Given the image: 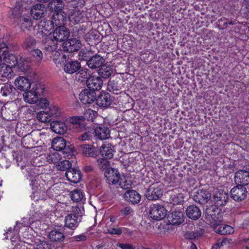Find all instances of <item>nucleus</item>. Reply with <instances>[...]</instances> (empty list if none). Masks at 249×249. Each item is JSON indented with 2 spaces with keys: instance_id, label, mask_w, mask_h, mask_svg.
I'll use <instances>...</instances> for the list:
<instances>
[{
  "instance_id": "f257e3e1",
  "label": "nucleus",
  "mask_w": 249,
  "mask_h": 249,
  "mask_svg": "<svg viewBox=\"0 0 249 249\" xmlns=\"http://www.w3.org/2000/svg\"><path fill=\"white\" fill-rule=\"evenodd\" d=\"M71 6L74 8L69 14V18L71 22L74 24L83 22L85 20L86 8L84 7V1L82 0H74Z\"/></svg>"
},
{
  "instance_id": "f03ea898",
  "label": "nucleus",
  "mask_w": 249,
  "mask_h": 249,
  "mask_svg": "<svg viewBox=\"0 0 249 249\" xmlns=\"http://www.w3.org/2000/svg\"><path fill=\"white\" fill-rule=\"evenodd\" d=\"M44 90V86L40 84H35L31 90L24 92L23 94L24 101L31 104L36 103L39 96L43 94Z\"/></svg>"
},
{
  "instance_id": "7ed1b4c3",
  "label": "nucleus",
  "mask_w": 249,
  "mask_h": 249,
  "mask_svg": "<svg viewBox=\"0 0 249 249\" xmlns=\"http://www.w3.org/2000/svg\"><path fill=\"white\" fill-rule=\"evenodd\" d=\"M79 209L77 206L72 207V213L68 214L65 219V226L71 230L75 229L81 220Z\"/></svg>"
},
{
  "instance_id": "20e7f679",
  "label": "nucleus",
  "mask_w": 249,
  "mask_h": 249,
  "mask_svg": "<svg viewBox=\"0 0 249 249\" xmlns=\"http://www.w3.org/2000/svg\"><path fill=\"white\" fill-rule=\"evenodd\" d=\"M205 214L207 221L212 225H214L222 221V213L216 205L211 206L205 210Z\"/></svg>"
},
{
  "instance_id": "39448f33",
  "label": "nucleus",
  "mask_w": 249,
  "mask_h": 249,
  "mask_svg": "<svg viewBox=\"0 0 249 249\" xmlns=\"http://www.w3.org/2000/svg\"><path fill=\"white\" fill-rule=\"evenodd\" d=\"M29 7L26 3L22 1L16 2L13 9H11L8 12V16L11 18H19L20 16L26 15L29 13Z\"/></svg>"
},
{
  "instance_id": "423d86ee",
  "label": "nucleus",
  "mask_w": 249,
  "mask_h": 249,
  "mask_svg": "<svg viewBox=\"0 0 249 249\" xmlns=\"http://www.w3.org/2000/svg\"><path fill=\"white\" fill-rule=\"evenodd\" d=\"M162 186L158 183H155L150 186L146 192V196L149 200H157L162 195Z\"/></svg>"
},
{
  "instance_id": "0eeeda50",
  "label": "nucleus",
  "mask_w": 249,
  "mask_h": 249,
  "mask_svg": "<svg viewBox=\"0 0 249 249\" xmlns=\"http://www.w3.org/2000/svg\"><path fill=\"white\" fill-rule=\"evenodd\" d=\"M83 119L82 116H72L68 118L66 124L68 129L76 132L81 131L84 127Z\"/></svg>"
},
{
  "instance_id": "6e6552de",
  "label": "nucleus",
  "mask_w": 249,
  "mask_h": 249,
  "mask_svg": "<svg viewBox=\"0 0 249 249\" xmlns=\"http://www.w3.org/2000/svg\"><path fill=\"white\" fill-rule=\"evenodd\" d=\"M0 54L2 56V62L9 64H13L15 67L14 63L17 62L18 58L15 55L9 53L7 45L4 42L0 45Z\"/></svg>"
},
{
  "instance_id": "1a4fd4ad",
  "label": "nucleus",
  "mask_w": 249,
  "mask_h": 249,
  "mask_svg": "<svg viewBox=\"0 0 249 249\" xmlns=\"http://www.w3.org/2000/svg\"><path fill=\"white\" fill-rule=\"evenodd\" d=\"M149 214L152 219L160 220L166 215L167 211L162 206L155 204L151 207Z\"/></svg>"
},
{
  "instance_id": "9d476101",
  "label": "nucleus",
  "mask_w": 249,
  "mask_h": 249,
  "mask_svg": "<svg viewBox=\"0 0 249 249\" xmlns=\"http://www.w3.org/2000/svg\"><path fill=\"white\" fill-rule=\"evenodd\" d=\"M53 28L50 20L44 19L40 21L38 24L37 34L42 37L48 36L51 34Z\"/></svg>"
},
{
  "instance_id": "9b49d317",
  "label": "nucleus",
  "mask_w": 249,
  "mask_h": 249,
  "mask_svg": "<svg viewBox=\"0 0 249 249\" xmlns=\"http://www.w3.org/2000/svg\"><path fill=\"white\" fill-rule=\"evenodd\" d=\"M70 35L69 29L63 25L57 27L53 33V38L56 41L60 42L67 40Z\"/></svg>"
},
{
  "instance_id": "f8f14e48",
  "label": "nucleus",
  "mask_w": 249,
  "mask_h": 249,
  "mask_svg": "<svg viewBox=\"0 0 249 249\" xmlns=\"http://www.w3.org/2000/svg\"><path fill=\"white\" fill-rule=\"evenodd\" d=\"M105 176L108 183L112 185L118 183L121 177L118 169L113 168L107 169L105 173Z\"/></svg>"
},
{
  "instance_id": "ddd939ff",
  "label": "nucleus",
  "mask_w": 249,
  "mask_h": 249,
  "mask_svg": "<svg viewBox=\"0 0 249 249\" xmlns=\"http://www.w3.org/2000/svg\"><path fill=\"white\" fill-rule=\"evenodd\" d=\"M246 188L243 186H237L233 187L230 192L231 196L235 201H242L247 196Z\"/></svg>"
},
{
  "instance_id": "4468645a",
  "label": "nucleus",
  "mask_w": 249,
  "mask_h": 249,
  "mask_svg": "<svg viewBox=\"0 0 249 249\" xmlns=\"http://www.w3.org/2000/svg\"><path fill=\"white\" fill-rule=\"evenodd\" d=\"M229 197L228 194L223 190L215 191L213 196L212 201H213L216 206L224 205Z\"/></svg>"
},
{
  "instance_id": "2eb2a0df",
  "label": "nucleus",
  "mask_w": 249,
  "mask_h": 249,
  "mask_svg": "<svg viewBox=\"0 0 249 249\" xmlns=\"http://www.w3.org/2000/svg\"><path fill=\"white\" fill-rule=\"evenodd\" d=\"M87 87L91 90H100L102 86L103 81L99 76L92 75L89 76L86 80Z\"/></svg>"
},
{
  "instance_id": "dca6fc26",
  "label": "nucleus",
  "mask_w": 249,
  "mask_h": 249,
  "mask_svg": "<svg viewBox=\"0 0 249 249\" xmlns=\"http://www.w3.org/2000/svg\"><path fill=\"white\" fill-rule=\"evenodd\" d=\"M236 183L245 186L249 183V172L239 170L236 172L234 176Z\"/></svg>"
},
{
  "instance_id": "f3484780",
  "label": "nucleus",
  "mask_w": 249,
  "mask_h": 249,
  "mask_svg": "<svg viewBox=\"0 0 249 249\" xmlns=\"http://www.w3.org/2000/svg\"><path fill=\"white\" fill-rule=\"evenodd\" d=\"M29 10L33 18L38 20L43 17L46 8L44 4L37 3L34 5Z\"/></svg>"
},
{
  "instance_id": "a211bd4d",
  "label": "nucleus",
  "mask_w": 249,
  "mask_h": 249,
  "mask_svg": "<svg viewBox=\"0 0 249 249\" xmlns=\"http://www.w3.org/2000/svg\"><path fill=\"white\" fill-rule=\"evenodd\" d=\"M52 148L54 151H63V153L67 152L66 141L62 137H58L54 138L52 142Z\"/></svg>"
},
{
  "instance_id": "6ab92c4d",
  "label": "nucleus",
  "mask_w": 249,
  "mask_h": 249,
  "mask_svg": "<svg viewBox=\"0 0 249 249\" xmlns=\"http://www.w3.org/2000/svg\"><path fill=\"white\" fill-rule=\"evenodd\" d=\"M78 150L86 157H96L98 155V149L91 145H80Z\"/></svg>"
},
{
  "instance_id": "aec40b11",
  "label": "nucleus",
  "mask_w": 249,
  "mask_h": 249,
  "mask_svg": "<svg viewBox=\"0 0 249 249\" xmlns=\"http://www.w3.org/2000/svg\"><path fill=\"white\" fill-rule=\"evenodd\" d=\"M194 200L200 204H205L211 199V194L205 190H198L194 196Z\"/></svg>"
},
{
  "instance_id": "412c9836",
  "label": "nucleus",
  "mask_w": 249,
  "mask_h": 249,
  "mask_svg": "<svg viewBox=\"0 0 249 249\" xmlns=\"http://www.w3.org/2000/svg\"><path fill=\"white\" fill-rule=\"evenodd\" d=\"M95 93L93 91L86 89L82 91L79 94V99L81 102L85 105L90 104L95 100Z\"/></svg>"
},
{
  "instance_id": "4be33fe9",
  "label": "nucleus",
  "mask_w": 249,
  "mask_h": 249,
  "mask_svg": "<svg viewBox=\"0 0 249 249\" xmlns=\"http://www.w3.org/2000/svg\"><path fill=\"white\" fill-rule=\"evenodd\" d=\"M184 214L179 210L173 211L168 216V221L172 225H179L184 221Z\"/></svg>"
},
{
  "instance_id": "5701e85b",
  "label": "nucleus",
  "mask_w": 249,
  "mask_h": 249,
  "mask_svg": "<svg viewBox=\"0 0 249 249\" xmlns=\"http://www.w3.org/2000/svg\"><path fill=\"white\" fill-rule=\"evenodd\" d=\"M13 74L14 72L11 66L4 63L0 64V79L1 80L5 81L12 78Z\"/></svg>"
},
{
  "instance_id": "b1692460",
  "label": "nucleus",
  "mask_w": 249,
  "mask_h": 249,
  "mask_svg": "<svg viewBox=\"0 0 249 249\" xmlns=\"http://www.w3.org/2000/svg\"><path fill=\"white\" fill-rule=\"evenodd\" d=\"M124 198L125 201L135 204L140 201L141 196L137 191L129 190L126 191L124 194Z\"/></svg>"
},
{
  "instance_id": "393cba45",
  "label": "nucleus",
  "mask_w": 249,
  "mask_h": 249,
  "mask_svg": "<svg viewBox=\"0 0 249 249\" xmlns=\"http://www.w3.org/2000/svg\"><path fill=\"white\" fill-rule=\"evenodd\" d=\"M42 158L49 163L56 165L62 160V156L58 152L53 150L45 153Z\"/></svg>"
},
{
  "instance_id": "a878e982",
  "label": "nucleus",
  "mask_w": 249,
  "mask_h": 249,
  "mask_svg": "<svg viewBox=\"0 0 249 249\" xmlns=\"http://www.w3.org/2000/svg\"><path fill=\"white\" fill-rule=\"evenodd\" d=\"M52 130L56 133L63 134L65 133L68 129L66 122L59 121H54L51 123Z\"/></svg>"
},
{
  "instance_id": "bb28decb",
  "label": "nucleus",
  "mask_w": 249,
  "mask_h": 249,
  "mask_svg": "<svg viewBox=\"0 0 249 249\" xmlns=\"http://www.w3.org/2000/svg\"><path fill=\"white\" fill-rule=\"evenodd\" d=\"M15 85L16 88L22 91L28 90L31 87L30 81L24 76H18L15 80Z\"/></svg>"
},
{
  "instance_id": "cd10ccee",
  "label": "nucleus",
  "mask_w": 249,
  "mask_h": 249,
  "mask_svg": "<svg viewBox=\"0 0 249 249\" xmlns=\"http://www.w3.org/2000/svg\"><path fill=\"white\" fill-rule=\"evenodd\" d=\"M65 176L69 181L74 183L78 182L81 178L80 170L71 168L66 171Z\"/></svg>"
},
{
  "instance_id": "c85d7f7f",
  "label": "nucleus",
  "mask_w": 249,
  "mask_h": 249,
  "mask_svg": "<svg viewBox=\"0 0 249 249\" xmlns=\"http://www.w3.org/2000/svg\"><path fill=\"white\" fill-rule=\"evenodd\" d=\"M112 101V97L108 93H104L99 95L96 100V104L101 107H108L111 105Z\"/></svg>"
},
{
  "instance_id": "c756f323",
  "label": "nucleus",
  "mask_w": 249,
  "mask_h": 249,
  "mask_svg": "<svg viewBox=\"0 0 249 249\" xmlns=\"http://www.w3.org/2000/svg\"><path fill=\"white\" fill-rule=\"evenodd\" d=\"M65 49L70 52L77 51L81 48V43L76 38H71L64 43Z\"/></svg>"
},
{
  "instance_id": "7c9ffc66",
  "label": "nucleus",
  "mask_w": 249,
  "mask_h": 249,
  "mask_svg": "<svg viewBox=\"0 0 249 249\" xmlns=\"http://www.w3.org/2000/svg\"><path fill=\"white\" fill-rule=\"evenodd\" d=\"M18 71L26 72L30 68V59L26 57H22L18 58L16 66Z\"/></svg>"
},
{
  "instance_id": "2f4dec72",
  "label": "nucleus",
  "mask_w": 249,
  "mask_h": 249,
  "mask_svg": "<svg viewBox=\"0 0 249 249\" xmlns=\"http://www.w3.org/2000/svg\"><path fill=\"white\" fill-rule=\"evenodd\" d=\"M21 244L25 247L26 249H46V247L47 246L45 242L38 240L36 241H32L31 243L23 241L21 242Z\"/></svg>"
},
{
  "instance_id": "473e14b6",
  "label": "nucleus",
  "mask_w": 249,
  "mask_h": 249,
  "mask_svg": "<svg viewBox=\"0 0 249 249\" xmlns=\"http://www.w3.org/2000/svg\"><path fill=\"white\" fill-rule=\"evenodd\" d=\"M220 223H217L214 225H213L214 231L222 235L231 234L234 232L233 228L227 225L220 224Z\"/></svg>"
},
{
  "instance_id": "72a5a7b5",
  "label": "nucleus",
  "mask_w": 249,
  "mask_h": 249,
  "mask_svg": "<svg viewBox=\"0 0 249 249\" xmlns=\"http://www.w3.org/2000/svg\"><path fill=\"white\" fill-rule=\"evenodd\" d=\"M187 216L190 219L197 220L200 217L201 212L198 207L195 205H190L186 210Z\"/></svg>"
},
{
  "instance_id": "f704fd0d",
  "label": "nucleus",
  "mask_w": 249,
  "mask_h": 249,
  "mask_svg": "<svg viewBox=\"0 0 249 249\" xmlns=\"http://www.w3.org/2000/svg\"><path fill=\"white\" fill-rule=\"evenodd\" d=\"M64 12H54L53 15L52 20H50L53 26H62L65 24V16Z\"/></svg>"
},
{
  "instance_id": "c9c22d12",
  "label": "nucleus",
  "mask_w": 249,
  "mask_h": 249,
  "mask_svg": "<svg viewBox=\"0 0 249 249\" xmlns=\"http://www.w3.org/2000/svg\"><path fill=\"white\" fill-rule=\"evenodd\" d=\"M80 67V63L77 61H69L64 64V71L67 73L72 74L77 72Z\"/></svg>"
},
{
  "instance_id": "e433bc0d",
  "label": "nucleus",
  "mask_w": 249,
  "mask_h": 249,
  "mask_svg": "<svg viewBox=\"0 0 249 249\" xmlns=\"http://www.w3.org/2000/svg\"><path fill=\"white\" fill-rule=\"evenodd\" d=\"M104 59L99 55H95L90 58L87 62L89 68L94 69L101 67L104 63Z\"/></svg>"
},
{
  "instance_id": "4c0bfd02",
  "label": "nucleus",
  "mask_w": 249,
  "mask_h": 249,
  "mask_svg": "<svg viewBox=\"0 0 249 249\" xmlns=\"http://www.w3.org/2000/svg\"><path fill=\"white\" fill-rule=\"evenodd\" d=\"M101 155L107 159H111L114 155L113 147L109 143L104 144L100 148Z\"/></svg>"
},
{
  "instance_id": "58836bf2",
  "label": "nucleus",
  "mask_w": 249,
  "mask_h": 249,
  "mask_svg": "<svg viewBox=\"0 0 249 249\" xmlns=\"http://www.w3.org/2000/svg\"><path fill=\"white\" fill-rule=\"evenodd\" d=\"M178 189H176L170 194L169 202L173 205L180 204L184 201V195L181 193H178Z\"/></svg>"
},
{
  "instance_id": "ea45409f",
  "label": "nucleus",
  "mask_w": 249,
  "mask_h": 249,
  "mask_svg": "<svg viewBox=\"0 0 249 249\" xmlns=\"http://www.w3.org/2000/svg\"><path fill=\"white\" fill-rule=\"evenodd\" d=\"M19 19V24L20 28L22 30H29L31 27L33 26L32 20L30 17L26 15L20 16Z\"/></svg>"
},
{
  "instance_id": "a19ab883",
  "label": "nucleus",
  "mask_w": 249,
  "mask_h": 249,
  "mask_svg": "<svg viewBox=\"0 0 249 249\" xmlns=\"http://www.w3.org/2000/svg\"><path fill=\"white\" fill-rule=\"evenodd\" d=\"M95 135L100 140H106L110 136L108 128L105 126H98L95 129Z\"/></svg>"
},
{
  "instance_id": "79ce46f5",
  "label": "nucleus",
  "mask_w": 249,
  "mask_h": 249,
  "mask_svg": "<svg viewBox=\"0 0 249 249\" xmlns=\"http://www.w3.org/2000/svg\"><path fill=\"white\" fill-rule=\"evenodd\" d=\"M113 70L110 65L106 64L99 69L98 74L103 78H107L112 74Z\"/></svg>"
},
{
  "instance_id": "37998d69",
  "label": "nucleus",
  "mask_w": 249,
  "mask_h": 249,
  "mask_svg": "<svg viewBox=\"0 0 249 249\" xmlns=\"http://www.w3.org/2000/svg\"><path fill=\"white\" fill-rule=\"evenodd\" d=\"M63 3L61 0H53L49 3L50 9L54 12H63Z\"/></svg>"
},
{
  "instance_id": "c03bdc74",
  "label": "nucleus",
  "mask_w": 249,
  "mask_h": 249,
  "mask_svg": "<svg viewBox=\"0 0 249 249\" xmlns=\"http://www.w3.org/2000/svg\"><path fill=\"white\" fill-rule=\"evenodd\" d=\"M71 199L75 202L82 201L84 199L83 192L80 189H76L71 192Z\"/></svg>"
},
{
  "instance_id": "a18cd8bd",
  "label": "nucleus",
  "mask_w": 249,
  "mask_h": 249,
  "mask_svg": "<svg viewBox=\"0 0 249 249\" xmlns=\"http://www.w3.org/2000/svg\"><path fill=\"white\" fill-rule=\"evenodd\" d=\"M48 237L52 241H60L64 239L63 234L57 230L51 231L48 234Z\"/></svg>"
},
{
  "instance_id": "49530a36",
  "label": "nucleus",
  "mask_w": 249,
  "mask_h": 249,
  "mask_svg": "<svg viewBox=\"0 0 249 249\" xmlns=\"http://www.w3.org/2000/svg\"><path fill=\"white\" fill-rule=\"evenodd\" d=\"M31 53L33 56V62L37 65H39L43 58L42 52L38 49H36L32 51Z\"/></svg>"
},
{
  "instance_id": "de8ad7c7",
  "label": "nucleus",
  "mask_w": 249,
  "mask_h": 249,
  "mask_svg": "<svg viewBox=\"0 0 249 249\" xmlns=\"http://www.w3.org/2000/svg\"><path fill=\"white\" fill-rule=\"evenodd\" d=\"M71 166V162L68 160H63L62 161H59L56 164V168L60 171H65L71 168L70 167Z\"/></svg>"
},
{
  "instance_id": "09e8293b",
  "label": "nucleus",
  "mask_w": 249,
  "mask_h": 249,
  "mask_svg": "<svg viewBox=\"0 0 249 249\" xmlns=\"http://www.w3.org/2000/svg\"><path fill=\"white\" fill-rule=\"evenodd\" d=\"M15 88L13 86L10 84H6L2 86L0 89V93L2 96H7L12 94Z\"/></svg>"
},
{
  "instance_id": "8fccbe9b",
  "label": "nucleus",
  "mask_w": 249,
  "mask_h": 249,
  "mask_svg": "<svg viewBox=\"0 0 249 249\" xmlns=\"http://www.w3.org/2000/svg\"><path fill=\"white\" fill-rule=\"evenodd\" d=\"M36 118L39 121L42 123L49 122L51 120L47 111H41L39 112L37 114Z\"/></svg>"
},
{
  "instance_id": "3c124183",
  "label": "nucleus",
  "mask_w": 249,
  "mask_h": 249,
  "mask_svg": "<svg viewBox=\"0 0 249 249\" xmlns=\"http://www.w3.org/2000/svg\"><path fill=\"white\" fill-rule=\"evenodd\" d=\"M36 44V39L32 37L29 36L25 39L23 43V46L26 50H30L35 47Z\"/></svg>"
},
{
  "instance_id": "603ef678",
  "label": "nucleus",
  "mask_w": 249,
  "mask_h": 249,
  "mask_svg": "<svg viewBox=\"0 0 249 249\" xmlns=\"http://www.w3.org/2000/svg\"><path fill=\"white\" fill-rule=\"evenodd\" d=\"M97 113L95 111L90 109H88L84 112V116H82L84 118L83 121L85 120H87L92 122L97 116Z\"/></svg>"
},
{
  "instance_id": "864d4df0",
  "label": "nucleus",
  "mask_w": 249,
  "mask_h": 249,
  "mask_svg": "<svg viewBox=\"0 0 249 249\" xmlns=\"http://www.w3.org/2000/svg\"><path fill=\"white\" fill-rule=\"evenodd\" d=\"M62 50H55L53 53V59L56 63H59L62 59H66L67 56L65 55H61Z\"/></svg>"
},
{
  "instance_id": "5fc2aeb1",
  "label": "nucleus",
  "mask_w": 249,
  "mask_h": 249,
  "mask_svg": "<svg viewBox=\"0 0 249 249\" xmlns=\"http://www.w3.org/2000/svg\"><path fill=\"white\" fill-rule=\"evenodd\" d=\"M47 112H48L50 119H51L52 117H58L61 114V111L60 109L56 106H51L49 107V109Z\"/></svg>"
},
{
  "instance_id": "6e6d98bb",
  "label": "nucleus",
  "mask_w": 249,
  "mask_h": 249,
  "mask_svg": "<svg viewBox=\"0 0 249 249\" xmlns=\"http://www.w3.org/2000/svg\"><path fill=\"white\" fill-rule=\"evenodd\" d=\"M106 232L109 234L120 235L122 233V229L120 228L108 227L107 224L106 226Z\"/></svg>"
},
{
  "instance_id": "4d7b16f0",
  "label": "nucleus",
  "mask_w": 249,
  "mask_h": 249,
  "mask_svg": "<svg viewBox=\"0 0 249 249\" xmlns=\"http://www.w3.org/2000/svg\"><path fill=\"white\" fill-rule=\"evenodd\" d=\"M57 44L50 40L48 44L45 45L44 48L48 53H53L57 50Z\"/></svg>"
},
{
  "instance_id": "13d9d810",
  "label": "nucleus",
  "mask_w": 249,
  "mask_h": 249,
  "mask_svg": "<svg viewBox=\"0 0 249 249\" xmlns=\"http://www.w3.org/2000/svg\"><path fill=\"white\" fill-rule=\"evenodd\" d=\"M118 183L120 187L124 189H128L131 185L130 181L123 176L121 177Z\"/></svg>"
},
{
  "instance_id": "bf43d9fd",
  "label": "nucleus",
  "mask_w": 249,
  "mask_h": 249,
  "mask_svg": "<svg viewBox=\"0 0 249 249\" xmlns=\"http://www.w3.org/2000/svg\"><path fill=\"white\" fill-rule=\"evenodd\" d=\"M97 163L99 167L101 170L108 169L109 165V161L106 158H99L97 160Z\"/></svg>"
},
{
  "instance_id": "052dcab7",
  "label": "nucleus",
  "mask_w": 249,
  "mask_h": 249,
  "mask_svg": "<svg viewBox=\"0 0 249 249\" xmlns=\"http://www.w3.org/2000/svg\"><path fill=\"white\" fill-rule=\"evenodd\" d=\"M223 21V24L222 25L223 27H227L228 25H234L236 27H238V29H239V25H240V23L238 21H237L236 20L234 21H228V20L225 18H221L220 19L218 20L219 23H220L221 22Z\"/></svg>"
},
{
  "instance_id": "680f3d73",
  "label": "nucleus",
  "mask_w": 249,
  "mask_h": 249,
  "mask_svg": "<svg viewBox=\"0 0 249 249\" xmlns=\"http://www.w3.org/2000/svg\"><path fill=\"white\" fill-rule=\"evenodd\" d=\"M36 103L38 107L40 108H47L49 106V102L46 98H44L38 99Z\"/></svg>"
},
{
  "instance_id": "e2e57ef3",
  "label": "nucleus",
  "mask_w": 249,
  "mask_h": 249,
  "mask_svg": "<svg viewBox=\"0 0 249 249\" xmlns=\"http://www.w3.org/2000/svg\"><path fill=\"white\" fill-rule=\"evenodd\" d=\"M89 70L87 69H84L81 70L79 72L77 73V76L78 78L80 79V78H81L83 79H81L82 81L85 80V79H88V72Z\"/></svg>"
},
{
  "instance_id": "0e129e2a",
  "label": "nucleus",
  "mask_w": 249,
  "mask_h": 249,
  "mask_svg": "<svg viewBox=\"0 0 249 249\" xmlns=\"http://www.w3.org/2000/svg\"><path fill=\"white\" fill-rule=\"evenodd\" d=\"M200 234L198 232L187 231L185 234L186 238L189 239H194L198 237Z\"/></svg>"
},
{
  "instance_id": "69168bd1",
  "label": "nucleus",
  "mask_w": 249,
  "mask_h": 249,
  "mask_svg": "<svg viewBox=\"0 0 249 249\" xmlns=\"http://www.w3.org/2000/svg\"><path fill=\"white\" fill-rule=\"evenodd\" d=\"M121 213L124 216H126L132 214L133 211L129 206H125L123 207L120 211Z\"/></svg>"
},
{
  "instance_id": "338daca9",
  "label": "nucleus",
  "mask_w": 249,
  "mask_h": 249,
  "mask_svg": "<svg viewBox=\"0 0 249 249\" xmlns=\"http://www.w3.org/2000/svg\"><path fill=\"white\" fill-rule=\"evenodd\" d=\"M117 247H119L121 249H135L136 246L134 245L128 244V243H118L117 244Z\"/></svg>"
},
{
  "instance_id": "774afa93",
  "label": "nucleus",
  "mask_w": 249,
  "mask_h": 249,
  "mask_svg": "<svg viewBox=\"0 0 249 249\" xmlns=\"http://www.w3.org/2000/svg\"><path fill=\"white\" fill-rule=\"evenodd\" d=\"M92 137V133L89 132L83 133L78 137V139L80 141H84L89 140Z\"/></svg>"
}]
</instances>
